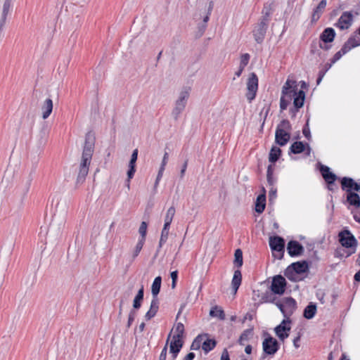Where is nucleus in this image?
<instances>
[{"label": "nucleus", "mask_w": 360, "mask_h": 360, "mask_svg": "<svg viewBox=\"0 0 360 360\" xmlns=\"http://www.w3.org/2000/svg\"><path fill=\"white\" fill-rule=\"evenodd\" d=\"M95 141L96 138L93 133L89 131L86 134L84 146L77 178V183L78 184L83 183L88 174L89 165L94 151Z\"/></svg>", "instance_id": "nucleus-1"}, {"label": "nucleus", "mask_w": 360, "mask_h": 360, "mask_svg": "<svg viewBox=\"0 0 360 360\" xmlns=\"http://www.w3.org/2000/svg\"><path fill=\"white\" fill-rule=\"evenodd\" d=\"M292 126L288 120H283L277 126L275 132V141L280 146H285L290 139Z\"/></svg>", "instance_id": "nucleus-2"}, {"label": "nucleus", "mask_w": 360, "mask_h": 360, "mask_svg": "<svg viewBox=\"0 0 360 360\" xmlns=\"http://www.w3.org/2000/svg\"><path fill=\"white\" fill-rule=\"evenodd\" d=\"M190 87L184 86L179 93V98L175 101V105L172 112V115L175 120L179 119L180 115L185 110L187 101L190 96Z\"/></svg>", "instance_id": "nucleus-3"}, {"label": "nucleus", "mask_w": 360, "mask_h": 360, "mask_svg": "<svg viewBox=\"0 0 360 360\" xmlns=\"http://www.w3.org/2000/svg\"><path fill=\"white\" fill-rule=\"evenodd\" d=\"M309 264L306 261H299L292 263L284 271V275L292 281H297V274L307 272Z\"/></svg>", "instance_id": "nucleus-4"}, {"label": "nucleus", "mask_w": 360, "mask_h": 360, "mask_svg": "<svg viewBox=\"0 0 360 360\" xmlns=\"http://www.w3.org/2000/svg\"><path fill=\"white\" fill-rule=\"evenodd\" d=\"M338 240L342 247L352 249V250L347 252L346 257H349L354 253L357 246V240L348 229H344L338 233Z\"/></svg>", "instance_id": "nucleus-5"}, {"label": "nucleus", "mask_w": 360, "mask_h": 360, "mask_svg": "<svg viewBox=\"0 0 360 360\" xmlns=\"http://www.w3.org/2000/svg\"><path fill=\"white\" fill-rule=\"evenodd\" d=\"M269 13L266 12L262 15L259 22L255 26L252 30L254 38L258 44H262L265 38L269 20Z\"/></svg>", "instance_id": "nucleus-6"}, {"label": "nucleus", "mask_w": 360, "mask_h": 360, "mask_svg": "<svg viewBox=\"0 0 360 360\" xmlns=\"http://www.w3.org/2000/svg\"><path fill=\"white\" fill-rule=\"evenodd\" d=\"M360 45V39L356 36H351L343 44L341 49L338 51L330 59L333 65L341 58L342 56L349 52L352 49Z\"/></svg>", "instance_id": "nucleus-7"}, {"label": "nucleus", "mask_w": 360, "mask_h": 360, "mask_svg": "<svg viewBox=\"0 0 360 360\" xmlns=\"http://www.w3.org/2000/svg\"><path fill=\"white\" fill-rule=\"evenodd\" d=\"M263 354L260 360H264L266 355H274L280 348L278 342L267 333V337L262 342Z\"/></svg>", "instance_id": "nucleus-8"}, {"label": "nucleus", "mask_w": 360, "mask_h": 360, "mask_svg": "<svg viewBox=\"0 0 360 360\" xmlns=\"http://www.w3.org/2000/svg\"><path fill=\"white\" fill-rule=\"evenodd\" d=\"M258 77L255 72L250 73L247 82V93L245 94L249 103L255 98L258 90Z\"/></svg>", "instance_id": "nucleus-9"}, {"label": "nucleus", "mask_w": 360, "mask_h": 360, "mask_svg": "<svg viewBox=\"0 0 360 360\" xmlns=\"http://www.w3.org/2000/svg\"><path fill=\"white\" fill-rule=\"evenodd\" d=\"M287 282L281 275H276L273 277L271 290L275 295H281L285 292Z\"/></svg>", "instance_id": "nucleus-10"}, {"label": "nucleus", "mask_w": 360, "mask_h": 360, "mask_svg": "<svg viewBox=\"0 0 360 360\" xmlns=\"http://www.w3.org/2000/svg\"><path fill=\"white\" fill-rule=\"evenodd\" d=\"M269 246L273 252H278L281 254L279 259H281L285 252V240L278 236L269 238Z\"/></svg>", "instance_id": "nucleus-11"}, {"label": "nucleus", "mask_w": 360, "mask_h": 360, "mask_svg": "<svg viewBox=\"0 0 360 360\" xmlns=\"http://www.w3.org/2000/svg\"><path fill=\"white\" fill-rule=\"evenodd\" d=\"M352 21L353 15L352 13L345 11L342 13L335 26L342 30H347L352 25Z\"/></svg>", "instance_id": "nucleus-12"}, {"label": "nucleus", "mask_w": 360, "mask_h": 360, "mask_svg": "<svg viewBox=\"0 0 360 360\" xmlns=\"http://www.w3.org/2000/svg\"><path fill=\"white\" fill-rule=\"evenodd\" d=\"M290 323L291 320L290 319H283L282 322L274 328L276 335L281 340L283 341L289 336L288 332L290 330V327L286 326V324Z\"/></svg>", "instance_id": "nucleus-13"}, {"label": "nucleus", "mask_w": 360, "mask_h": 360, "mask_svg": "<svg viewBox=\"0 0 360 360\" xmlns=\"http://www.w3.org/2000/svg\"><path fill=\"white\" fill-rule=\"evenodd\" d=\"M304 247L297 240H290L287 245V251L290 257L300 256L304 252Z\"/></svg>", "instance_id": "nucleus-14"}, {"label": "nucleus", "mask_w": 360, "mask_h": 360, "mask_svg": "<svg viewBox=\"0 0 360 360\" xmlns=\"http://www.w3.org/2000/svg\"><path fill=\"white\" fill-rule=\"evenodd\" d=\"M341 187L343 191H346L347 193L349 192L360 191V184L354 181V180L350 177H343L341 179Z\"/></svg>", "instance_id": "nucleus-15"}, {"label": "nucleus", "mask_w": 360, "mask_h": 360, "mask_svg": "<svg viewBox=\"0 0 360 360\" xmlns=\"http://www.w3.org/2000/svg\"><path fill=\"white\" fill-rule=\"evenodd\" d=\"M297 308V303L295 299L291 297L284 298V311L283 315L286 319H290V316L293 314Z\"/></svg>", "instance_id": "nucleus-16"}, {"label": "nucleus", "mask_w": 360, "mask_h": 360, "mask_svg": "<svg viewBox=\"0 0 360 360\" xmlns=\"http://www.w3.org/2000/svg\"><path fill=\"white\" fill-rule=\"evenodd\" d=\"M307 147V155L310 154V146L308 143H303L302 141H295L294 142L290 147L289 149V154L293 153V154H300L302 153L305 150V148Z\"/></svg>", "instance_id": "nucleus-17"}, {"label": "nucleus", "mask_w": 360, "mask_h": 360, "mask_svg": "<svg viewBox=\"0 0 360 360\" xmlns=\"http://www.w3.org/2000/svg\"><path fill=\"white\" fill-rule=\"evenodd\" d=\"M320 172L326 184H331L337 179V176L330 171V169L326 165H321Z\"/></svg>", "instance_id": "nucleus-18"}, {"label": "nucleus", "mask_w": 360, "mask_h": 360, "mask_svg": "<svg viewBox=\"0 0 360 360\" xmlns=\"http://www.w3.org/2000/svg\"><path fill=\"white\" fill-rule=\"evenodd\" d=\"M335 35L336 34L333 28L327 27L320 34V40L326 44L330 43L333 41Z\"/></svg>", "instance_id": "nucleus-19"}, {"label": "nucleus", "mask_w": 360, "mask_h": 360, "mask_svg": "<svg viewBox=\"0 0 360 360\" xmlns=\"http://www.w3.org/2000/svg\"><path fill=\"white\" fill-rule=\"evenodd\" d=\"M327 1L326 0H321L318 6L314 9L311 15V22H316L319 20L322 13H323Z\"/></svg>", "instance_id": "nucleus-20"}, {"label": "nucleus", "mask_w": 360, "mask_h": 360, "mask_svg": "<svg viewBox=\"0 0 360 360\" xmlns=\"http://www.w3.org/2000/svg\"><path fill=\"white\" fill-rule=\"evenodd\" d=\"M159 304L160 302L158 298L152 299L150 309L145 315V318L147 321L150 320L156 315L159 309Z\"/></svg>", "instance_id": "nucleus-21"}, {"label": "nucleus", "mask_w": 360, "mask_h": 360, "mask_svg": "<svg viewBox=\"0 0 360 360\" xmlns=\"http://www.w3.org/2000/svg\"><path fill=\"white\" fill-rule=\"evenodd\" d=\"M138 158V149L134 150L132 152L131 160L129 163V169L127 171V174L129 176V179H132L136 172V162Z\"/></svg>", "instance_id": "nucleus-22"}, {"label": "nucleus", "mask_w": 360, "mask_h": 360, "mask_svg": "<svg viewBox=\"0 0 360 360\" xmlns=\"http://www.w3.org/2000/svg\"><path fill=\"white\" fill-rule=\"evenodd\" d=\"M53 110V101L51 98H46L41 105L42 118L47 119Z\"/></svg>", "instance_id": "nucleus-23"}, {"label": "nucleus", "mask_w": 360, "mask_h": 360, "mask_svg": "<svg viewBox=\"0 0 360 360\" xmlns=\"http://www.w3.org/2000/svg\"><path fill=\"white\" fill-rule=\"evenodd\" d=\"M242 281V274L239 269L234 271L233 276L231 281V287L234 294L237 292Z\"/></svg>", "instance_id": "nucleus-24"}, {"label": "nucleus", "mask_w": 360, "mask_h": 360, "mask_svg": "<svg viewBox=\"0 0 360 360\" xmlns=\"http://www.w3.org/2000/svg\"><path fill=\"white\" fill-rule=\"evenodd\" d=\"M169 226H167V225H164V226H163V229L161 232V236H160V241H159L158 248L156 253L154 256L155 258L158 256V255L160 252V250L162 248V245L167 242V240L168 236H169Z\"/></svg>", "instance_id": "nucleus-25"}, {"label": "nucleus", "mask_w": 360, "mask_h": 360, "mask_svg": "<svg viewBox=\"0 0 360 360\" xmlns=\"http://www.w3.org/2000/svg\"><path fill=\"white\" fill-rule=\"evenodd\" d=\"M305 93L303 90H300L297 94L294 96L293 105L297 109L301 108L304 102Z\"/></svg>", "instance_id": "nucleus-26"}, {"label": "nucleus", "mask_w": 360, "mask_h": 360, "mask_svg": "<svg viewBox=\"0 0 360 360\" xmlns=\"http://www.w3.org/2000/svg\"><path fill=\"white\" fill-rule=\"evenodd\" d=\"M266 207V195L260 194L257 196L255 203V211L261 214L264 212Z\"/></svg>", "instance_id": "nucleus-27"}, {"label": "nucleus", "mask_w": 360, "mask_h": 360, "mask_svg": "<svg viewBox=\"0 0 360 360\" xmlns=\"http://www.w3.org/2000/svg\"><path fill=\"white\" fill-rule=\"evenodd\" d=\"M316 313V305L310 302L304 309L303 316L307 319H311Z\"/></svg>", "instance_id": "nucleus-28"}, {"label": "nucleus", "mask_w": 360, "mask_h": 360, "mask_svg": "<svg viewBox=\"0 0 360 360\" xmlns=\"http://www.w3.org/2000/svg\"><path fill=\"white\" fill-rule=\"evenodd\" d=\"M161 283H162V278L161 276H157L152 284L151 287V292L153 295V298H158V295L159 294L161 288Z\"/></svg>", "instance_id": "nucleus-29"}, {"label": "nucleus", "mask_w": 360, "mask_h": 360, "mask_svg": "<svg viewBox=\"0 0 360 360\" xmlns=\"http://www.w3.org/2000/svg\"><path fill=\"white\" fill-rule=\"evenodd\" d=\"M282 150L277 146H273L269 152V161L275 163L280 158Z\"/></svg>", "instance_id": "nucleus-30"}, {"label": "nucleus", "mask_w": 360, "mask_h": 360, "mask_svg": "<svg viewBox=\"0 0 360 360\" xmlns=\"http://www.w3.org/2000/svg\"><path fill=\"white\" fill-rule=\"evenodd\" d=\"M184 345L182 340L173 339L170 342L169 350L171 353H179Z\"/></svg>", "instance_id": "nucleus-31"}, {"label": "nucleus", "mask_w": 360, "mask_h": 360, "mask_svg": "<svg viewBox=\"0 0 360 360\" xmlns=\"http://www.w3.org/2000/svg\"><path fill=\"white\" fill-rule=\"evenodd\" d=\"M347 200L349 205L355 207L360 206V197L356 193L349 192L347 193Z\"/></svg>", "instance_id": "nucleus-32"}, {"label": "nucleus", "mask_w": 360, "mask_h": 360, "mask_svg": "<svg viewBox=\"0 0 360 360\" xmlns=\"http://www.w3.org/2000/svg\"><path fill=\"white\" fill-rule=\"evenodd\" d=\"M217 345V342L214 339L207 338L202 343V349L207 354L211 350H212Z\"/></svg>", "instance_id": "nucleus-33"}, {"label": "nucleus", "mask_w": 360, "mask_h": 360, "mask_svg": "<svg viewBox=\"0 0 360 360\" xmlns=\"http://www.w3.org/2000/svg\"><path fill=\"white\" fill-rule=\"evenodd\" d=\"M210 315L212 317H217L220 320H224L226 318L224 310L217 306L210 309Z\"/></svg>", "instance_id": "nucleus-34"}, {"label": "nucleus", "mask_w": 360, "mask_h": 360, "mask_svg": "<svg viewBox=\"0 0 360 360\" xmlns=\"http://www.w3.org/2000/svg\"><path fill=\"white\" fill-rule=\"evenodd\" d=\"M233 264L238 269L240 268L243 264V252L239 248L235 251Z\"/></svg>", "instance_id": "nucleus-35"}, {"label": "nucleus", "mask_w": 360, "mask_h": 360, "mask_svg": "<svg viewBox=\"0 0 360 360\" xmlns=\"http://www.w3.org/2000/svg\"><path fill=\"white\" fill-rule=\"evenodd\" d=\"M185 329L184 326L182 323H178L175 326V333L172 338L177 340H182L184 335Z\"/></svg>", "instance_id": "nucleus-36"}, {"label": "nucleus", "mask_w": 360, "mask_h": 360, "mask_svg": "<svg viewBox=\"0 0 360 360\" xmlns=\"http://www.w3.org/2000/svg\"><path fill=\"white\" fill-rule=\"evenodd\" d=\"M274 293L271 292L266 291V292L263 293L260 302L261 303H265V302H271L274 303L276 300V297L274 295Z\"/></svg>", "instance_id": "nucleus-37"}, {"label": "nucleus", "mask_w": 360, "mask_h": 360, "mask_svg": "<svg viewBox=\"0 0 360 360\" xmlns=\"http://www.w3.org/2000/svg\"><path fill=\"white\" fill-rule=\"evenodd\" d=\"M175 212H176V210H175V208L174 206L170 207L167 210L165 217V224L164 225L170 226V224L173 220V217L175 214Z\"/></svg>", "instance_id": "nucleus-38"}, {"label": "nucleus", "mask_w": 360, "mask_h": 360, "mask_svg": "<svg viewBox=\"0 0 360 360\" xmlns=\"http://www.w3.org/2000/svg\"><path fill=\"white\" fill-rule=\"evenodd\" d=\"M252 328H249L245 330L242 334L240 335L238 342L241 345H244V341H248L249 340V337L252 335Z\"/></svg>", "instance_id": "nucleus-39"}, {"label": "nucleus", "mask_w": 360, "mask_h": 360, "mask_svg": "<svg viewBox=\"0 0 360 360\" xmlns=\"http://www.w3.org/2000/svg\"><path fill=\"white\" fill-rule=\"evenodd\" d=\"M144 243L145 241H143V239L139 240L132 253V260L135 259V258L139 255L143 247Z\"/></svg>", "instance_id": "nucleus-40"}, {"label": "nucleus", "mask_w": 360, "mask_h": 360, "mask_svg": "<svg viewBox=\"0 0 360 360\" xmlns=\"http://www.w3.org/2000/svg\"><path fill=\"white\" fill-rule=\"evenodd\" d=\"M147 227H148L147 223L146 221H142L140 225L139 229V232L141 235L140 239H143V241L146 240Z\"/></svg>", "instance_id": "nucleus-41"}, {"label": "nucleus", "mask_w": 360, "mask_h": 360, "mask_svg": "<svg viewBox=\"0 0 360 360\" xmlns=\"http://www.w3.org/2000/svg\"><path fill=\"white\" fill-rule=\"evenodd\" d=\"M290 101H291V98L290 97L287 98L285 96H281V99H280L281 110L282 111L285 110L287 108L288 105H289V103H290Z\"/></svg>", "instance_id": "nucleus-42"}, {"label": "nucleus", "mask_w": 360, "mask_h": 360, "mask_svg": "<svg viewBox=\"0 0 360 360\" xmlns=\"http://www.w3.org/2000/svg\"><path fill=\"white\" fill-rule=\"evenodd\" d=\"M202 339V335L197 336L191 346V349H193V350L198 349L200 347V346L202 345V344H201Z\"/></svg>", "instance_id": "nucleus-43"}, {"label": "nucleus", "mask_w": 360, "mask_h": 360, "mask_svg": "<svg viewBox=\"0 0 360 360\" xmlns=\"http://www.w3.org/2000/svg\"><path fill=\"white\" fill-rule=\"evenodd\" d=\"M297 92V86L296 84H295L294 86L292 87V89H290L289 90L287 91L286 94H282V96H285L287 98L290 97L292 99V97H294Z\"/></svg>", "instance_id": "nucleus-44"}, {"label": "nucleus", "mask_w": 360, "mask_h": 360, "mask_svg": "<svg viewBox=\"0 0 360 360\" xmlns=\"http://www.w3.org/2000/svg\"><path fill=\"white\" fill-rule=\"evenodd\" d=\"M250 56L249 53H244L240 57V67L245 68L249 63Z\"/></svg>", "instance_id": "nucleus-45"}, {"label": "nucleus", "mask_w": 360, "mask_h": 360, "mask_svg": "<svg viewBox=\"0 0 360 360\" xmlns=\"http://www.w3.org/2000/svg\"><path fill=\"white\" fill-rule=\"evenodd\" d=\"M302 133L308 141L311 139V132L309 127V120L307 121V123L303 127Z\"/></svg>", "instance_id": "nucleus-46"}, {"label": "nucleus", "mask_w": 360, "mask_h": 360, "mask_svg": "<svg viewBox=\"0 0 360 360\" xmlns=\"http://www.w3.org/2000/svg\"><path fill=\"white\" fill-rule=\"evenodd\" d=\"M169 339H170V334H169L167 339L166 345L163 347V349L160 354L159 360H166L167 354V344L169 342Z\"/></svg>", "instance_id": "nucleus-47"}, {"label": "nucleus", "mask_w": 360, "mask_h": 360, "mask_svg": "<svg viewBox=\"0 0 360 360\" xmlns=\"http://www.w3.org/2000/svg\"><path fill=\"white\" fill-rule=\"evenodd\" d=\"M295 84H296V82L288 79L282 88V94H286L287 91L292 89Z\"/></svg>", "instance_id": "nucleus-48"}, {"label": "nucleus", "mask_w": 360, "mask_h": 360, "mask_svg": "<svg viewBox=\"0 0 360 360\" xmlns=\"http://www.w3.org/2000/svg\"><path fill=\"white\" fill-rule=\"evenodd\" d=\"M143 300V298L141 297H139V295L135 296L134 301H133V307H134V310L140 309V307H141V303H142Z\"/></svg>", "instance_id": "nucleus-49"}, {"label": "nucleus", "mask_w": 360, "mask_h": 360, "mask_svg": "<svg viewBox=\"0 0 360 360\" xmlns=\"http://www.w3.org/2000/svg\"><path fill=\"white\" fill-rule=\"evenodd\" d=\"M136 316V311L134 309H131L129 314L128 321L127 327L129 328L131 326L134 322L135 318Z\"/></svg>", "instance_id": "nucleus-50"}, {"label": "nucleus", "mask_w": 360, "mask_h": 360, "mask_svg": "<svg viewBox=\"0 0 360 360\" xmlns=\"http://www.w3.org/2000/svg\"><path fill=\"white\" fill-rule=\"evenodd\" d=\"M11 8V1L5 0L3 5L2 14L8 15Z\"/></svg>", "instance_id": "nucleus-51"}, {"label": "nucleus", "mask_w": 360, "mask_h": 360, "mask_svg": "<svg viewBox=\"0 0 360 360\" xmlns=\"http://www.w3.org/2000/svg\"><path fill=\"white\" fill-rule=\"evenodd\" d=\"M347 252H349L346 251L343 248H338L335 252V256L337 257H347L346 255Z\"/></svg>", "instance_id": "nucleus-52"}, {"label": "nucleus", "mask_w": 360, "mask_h": 360, "mask_svg": "<svg viewBox=\"0 0 360 360\" xmlns=\"http://www.w3.org/2000/svg\"><path fill=\"white\" fill-rule=\"evenodd\" d=\"M353 217L354 219L360 223V206L356 207L354 208V210L352 211Z\"/></svg>", "instance_id": "nucleus-53"}, {"label": "nucleus", "mask_w": 360, "mask_h": 360, "mask_svg": "<svg viewBox=\"0 0 360 360\" xmlns=\"http://www.w3.org/2000/svg\"><path fill=\"white\" fill-rule=\"evenodd\" d=\"M165 169V168H164L163 167H160V169H159V171H158L156 179H155V187L158 186L159 181H160L161 178L162 177V174H163V172H164Z\"/></svg>", "instance_id": "nucleus-54"}, {"label": "nucleus", "mask_w": 360, "mask_h": 360, "mask_svg": "<svg viewBox=\"0 0 360 360\" xmlns=\"http://www.w3.org/2000/svg\"><path fill=\"white\" fill-rule=\"evenodd\" d=\"M276 305V307L280 309L281 313L283 314V311H284V299L282 300H276L274 303Z\"/></svg>", "instance_id": "nucleus-55"}, {"label": "nucleus", "mask_w": 360, "mask_h": 360, "mask_svg": "<svg viewBox=\"0 0 360 360\" xmlns=\"http://www.w3.org/2000/svg\"><path fill=\"white\" fill-rule=\"evenodd\" d=\"M269 200H273L276 197V189L272 186L269 191Z\"/></svg>", "instance_id": "nucleus-56"}, {"label": "nucleus", "mask_w": 360, "mask_h": 360, "mask_svg": "<svg viewBox=\"0 0 360 360\" xmlns=\"http://www.w3.org/2000/svg\"><path fill=\"white\" fill-rule=\"evenodd\" d=\"M267 182L271 187L274 186L276 181V179L274 177V174L271 176H266Z\"/></svg>", "instance_id": "nucleus-57"}, {"label": "nucleus", "mask_w": 360, "mask_h": 360, "mask_svg": "<svg viewBox=\"0 0 360 360\" xmlns=\"http://www.w3.org/2000/svg\"><path fill=\"white\" fill-rule=\"evenodd\" d=\"M187 166H188V160H186L184 162V163L182 166V168L181 169V172H180V177L181 178H183L184 176Z\"/></svg>", "instance_id": "nucleus-58"}, {"label": "nucleus", "mask_w": 360, "mask_h": 360, "mask_svg": "<svg viewBox=\"0 0 360 360\" xmlns=\"http://www.w3.org/2000/svg\"><path fill=\"white\" fill-rule=\"evenodd\" d=\"M220 360H230L229 352L226 349L222 352Z\"/></svg>", "instance_id": "nucleus-59"}, {"label": "nucleus", "mask_w": 360, "mask_h": 360, "mask_svg": "<svg viewBox=\"0 0 360 360\" xmlns=\"http://www.w3.org/2000/svg\"><path fill=\"white\" fill-rule=\"evenodd\" d=\"M168 157H169L168 153L165 152L164 154L160 167H163L164 168H165V166L167 163Z\"/></svg>", "instance_id": "nucleus-60"}, {"label": "nucleus", "mask_w": 360, "mask_h": 360, "mask_svg": "<svg viewBox=\"0 0 360 360\" xmlns=\"http://www.w3.org/2000/svg\"><path fill=\"white\" fill-rule=\"evenodd\" d=\"M8 15L1 14V18L0 20V31L2 30L3 27L5 25L6 18Z\"/></svg>", "instance_id": "nucleus-61"}, {"label": "nucleus", "mask_w": 360, "mask_h": 360, "mask_svg": "<svg viewBox=\"0 0 360 360\" xmlns=\"http://www.w3.org/2000/svg\"><path fill=\"white\" fill-rule=\"evenodd\" d=\"M319 47L324 51H328L330 49L331 45L326 44V43H319Z\"/></svg>", "instance_id": "nucleus-62"}, {"label": "nucleus", "mask_w": 360, "mask_h": 360, "mask_svg": "<svg viewBox=\"0 0 360 360\" xmlns=\"http://www.w3.org/2000/svg\"><path fill=\"white\" fill-rule=\"evenodd\" d=\"M274 174V166L269 165L267 167L266 176H271Z\"/></svg>", "instance_id": "nucleus-63"}, {"label": "nucleus", "mask_w": 360, "mask_h": 360, "mask_svg": "<svg viewBox=\"0 0 360 360\" xmlns=\"http://www.w3.org/2000/svg\"><path fill=\"white\" fill-rule=\"evenodd\" d=\"M195 354L193 352L188 353L184 359V360H193Z\"/></svg>", "instance_id": "nucleus-64"}]
</instances>
